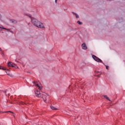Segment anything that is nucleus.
<instances>
[{
    "instance_id": "23",
    "label": "nucleus",
    "mask_w": 125,
    "mask_h": 125,
    "mask_svg": "<svg viewBox=\"0 0 125 125\" xmlns=\"http://www.w3.org/2000/svg\"><path fill=\"white\" fill-rule=\"evenodd\" d=\"M72 13H73V14H77V13H74V12H72Z\"/></svg>"
},
{
    "instance_id": "13",
    "label": "nucleus",
    "mask_w": 125,
    "mask_h": 125,
    "mask_svg": "<svg viewBox=\"0 0 125 125\" xmlns=\"http://www.w3.org/2000/svg\"><path fill=\"white\" fill-rule=\"evenodd\" d=\"M6 73L7 74V75H8V76H10V74L9 72H7V71H9L8 69H6Z\"/></svg>"
},
{
    "instance_id": "24",
    "label": "nucleus",
    "mask_w": 125,
    "mask_h": 125,
    "mask_svg": "<svg viewBox=\"0 0 125 125\" xmlns=\"http://www.w3.org/2000/svg\"><path fill=\"white\" fill-rule=\"evenodd\" d=\"M1 47H0V51H1Z\"/></svg>"
},
{
    "instance_id": "2",
    "label": "nucleus",
    "mask_w": 125,
    "mask_h": 125,
    "mask_svg": "<svg viewBox=\"0 0 125 125\" xmlns=\"http://www.w3.org/2000/svg\"><path fill=\"white\" fill-rule=\"evenodd\" d=\"M92 58L95 60V61H96V62H98V63H103V62L101 59H99L94 55H92Z\"/></svg>"
},
{
    "instance_id": "7",
    "label": "nucleus",
    "mask_w": 125,
    "mask_h": 125,
    "mask_svg": "<svg viewBox=\"0 0 125 125\" xmlns=\"http://www.w3.org/2000/svg\"><path fill=\"white\" fill-rule=\"evenodd\" d=\"M82 47L84 50H86V49H87V46H86V44H85V43H83L82 44Z\"/></svg>"
},
{
    "instance_id": "10",
    "label": "nucleus",
    "mask_w": 125,
    "mask_h": 125,
    "mask_svg": "<svg viewBox=\"0 0 125 125\" xmlns=\"http://www.w3.org/2000/svg\"><path fill=\"white\" fill-rule=\"evenodd\" d=\"M50 108L52 109V110H57V108H55V107L52 105H51Z\"/></svg>"
},
{
    "instance_id": "12",
    "label": "nucleus",
    "mask_w": 125,
    "mask_h": 125,
    "mask_svg": "<svg viewBox=\"0 0 125 125\" xmlns=\"http://www.w3.org/2000/svg\"><path fill=\"white\" fill-rule=\"evenodd\" d=\"M77 23H78V24H79V25H83V22L80 21H77Z\"/></svg>"
},
{
    "instance_id": "14",
    "label": "nucleus",
    "mask_w": 125,
    "mask_h": 125,
    "mask_svg": "<svg viewBox=\"0 0 125 125\" xmlns=\"http://www.w3.org/2000/svg\"><path fill=\"white\" fill-rule=\"evenodd\" d=\"M75 15H76V18H79L80 17L79 16V15L75 14Z\"/></svg>"
},
{
    "instance_id": "1",
    "label": "nucleus",
    "mask_w": 125,
    "mask_h": 125,
    "mask_svg": "<svg viewBox=\"0 0 125 125\" xmlns=\"http://www.w3.org/2000/svg\"><path fill=\"white\" fill-rule=\"evenodd\" d=\"M29 17L31 18V22L33 24V25L36 26V27H38V28H44V26H43L42 23L38 21V20H37L36 19L32 18L31 16H29Z\"/></svg>"
},
{
    "instance_id": "26",
    "label": "nucleus",
    "mask_w": 125,
    "mask_h": 125,
    "mask_svg": "<svg viewBox=\"0 0 125 125\" xmlns=\"http://www.w3.org/2000/svg\"><path fill=\"white\" fill-rule=\"evenodd\" d=\"M5 93H6V91H5Z\"/></svg>"
},
{
    "instance_id": "22",
    "label": "nucleus",
    "mask_w": 125,
    "mask_h": 125,
    "mask_svg": "<svg viewBox=\"0 0 125 125\" xmlns=\"http://www.w3.org/2000/svg\"><path fill=\"white\" fill-rule=\"evenodd\" d=\"M57 0H55L56 3H57Z\"/></svg>"
},
{
    "instance_id": "5",
    "label": "nucleus",
    "mask_w": 125,
    "mask_h": 125,
    "mask_svg": "<svg viewBox=\"0 0 125 125\" xmlns=\"http://www.w3.org/2000/svg\"><path fill=\"white\" fill-rule=\"evenodd\" d=\"M35 94L37 97H41V96H42V95H41V92H40L39 90L35 91Z\"/></svg>"
},
{
    "instance_id": "17",
    "label": "nucleus",
    "mask_w": 125,
    "mask_h": 125,
    "mask_svg": "<svg viewBox=\"0 0 125 125\" xmlns=\"http://www.w3.org/2000/svg\"><path fill=\"white\" fill-rule=\"evenodd\" d=\"M14 67L16 68V69H18V66L17 65H15V64L14 65Z\"/></svg>"
},
{
    "instance_id": "9",
    "label": "nucleus",
    "mask_w": 125,
    "mask_h": 125,
    "mask_svg": "<svg viewBox=\"0 0 125 125\" xmlns=\"http://www.w3.org/2000/svg\"><path fill=\"white\" fill-rule=\"evenodd\" d=\"M103 96L104 98H106L107 100H108L109 101H111V100H110V99L109 98V97H108V96L106 95H103Z\"/></svg>"
},
{
    "instance_id": "21",
    "label": "nucleus",
    "mask_w": 125,
    "mask_h": 125,
    "mask_svg": "<svg viewBox=\"0 0 125 125\" xmlns=\"http://www.w3.org/2000/svg\"><path fill=\"white\" fill-rule=\"evenodd\" d=\"M11 113H12V114H14V113L13 112H12V111H11ZM14 117H15V116L14 115Z\"/></svg>"
},
{
    "instance_id": "19",
    "label": "nucleus",
    "mask_w": 125,
    "mask_h": 125,
    "mask_svg": "<svg viewBox=\"0 0 125 125\" xmlns=\"http://www.w3.org/2000/svg\"><path fill=\"white\" fill-rule=\"evenodd\" d=\"M11 111H6L5 112V113H11Z\"/></svg>"
},
{
    "instance_id": "20",
    "label": "nucleus",
    "mask_w": 125,
    "mask_h": 125,
    "mask_svg": "<svg viewBox=\"0 0 125 125\" xmlns=\"http://www.w3.org/2000/svg\"><path fill=\"white\" fill-rule=\"evenodd\" d=\"M0 29H5V28L2 27V26H0Z\"/></svg>"
},
{
    "instance_id": "8",
    "label": "nucleus",
    "mask_w": 125,
    "mask_h": 125,
    "mask_svg": "<svg viewBox=\"0 0 125 125\" xmlns=\"http://www.w3.org/2000/svg\"><path fill=\"white\" fill-rule=\"evenodd\" d=\"M7 65L8 66V67H14V65H15V64L13 63V62H9L7 63Z\"/></svg>"
},
{
    "instance_id": "11",
    "label": "nucleus",
    "mask_w": 125,
    "mask_h": 125,
    "mask_svg": "<svg viewBox=\"0 0 125 125\" xmlns=\"http://www.w3.org/2000/svg\"><path fill=\"white\" fill-rule=\"evenodd\" d=\"M0 70H6V68H4L3 66L0 65Z\"/></svg>"
},
{
    "instance_id": "6",
    "label": "nucleus",
    "mask_w": 125,
    "mask_h": 125,
    "mask_svg": "<svg viewBox=\"0 0 125 125\" xmlns=\"http://www.w3.org/2000/svg\"><path fill=\"white\" fill-rule=\"evenodd\" d=\"M33 83H34V84L36 86H38V87H39V89H42V85H40L38 83H37L33 82H32Z\"/></svg>"
},
{
    "instance_id": "15",
    "label": "nucleus",
    "mask_w": 125,
    "mask_h": 125,
    "mask_svg": "<svg viewBox=\"0 0 125 125\" xmlns=\"http://www.w3.org/2000/svg\"><path fill=\"white\" fill-rule=\"evenodd\" d=\"M96 73H97V76H98L99 75H101V72H97Z\"/></svg>"
},
{
    "instance_id": "18",
    "label": "nucleus",
    "mask_w": 125,
    "mask_h": 125,
    "mask_svg": "<svg viewBox=\"0 0 125 125\" xmlns=\"http://www.w3.org/2000/svg\"><path fill=\"white\" fill-rule=\"evenodd\" d=\"M109 68V66L106 65V69L108 70V68Z\"/></svg>"
},
{
    "instance_id": "16",
    "label": "nucleus",
    "mask_w": 125,
    "mask_h": 125,
    "mask_svg": "<svg viewBox=\"0 0 125 125\" xmlns=\"http://www.w3.org/2000/svg\"><path fill=\"white\" fill-rule=\"evenodd\" d=\"M12 23H17V21L16 20H12Z\"/></svg>"
},
{
    "instance_id": "25",
    "label": "nucleus",
    "mask_w": 125,
    "mask_h": 125,
    "mask_svg": "<svg viewBox=\"0 0 125 125\" xmlns=\"http://www.w3.org/2000/svg\"><path fill=\"white\" fill-rule=\"evenodd\" d=\"M21 104H25L24 103L21 102Z\"/></svg>"
},
{
    "instance_id": "4",
    "label": "nucleus",
    "mask_w": 125,
    "mask_h": 125,
    "mask_svg": "<svg viewBox=\"0 0 125 125\" xmlns=\"http://www.w3.org/2000/svg\"><path fill=\"white\" fill-rule=\"evenodd\" d=\"M41 97L44 102H46V99L49 97V95H48L47 94H42L41 95Z\"/></svg>"
},
{
    "instance_id": "3",
    "label": "nucleus",
    "mask_w": 125,
    "mask_h": 125,
    "mask_svg": "<svg viewBox=\"0 0 125 125\" xmlns=\"http://www.w3.org/2000/svg\"><path fill=\"white\" fill-rule=\"evenodd\" d=\"M92 58L95 60V61H96V62H98V63H103V62L101 59H99L94 55H92Z\"/></svg>"
}]
</instances>
